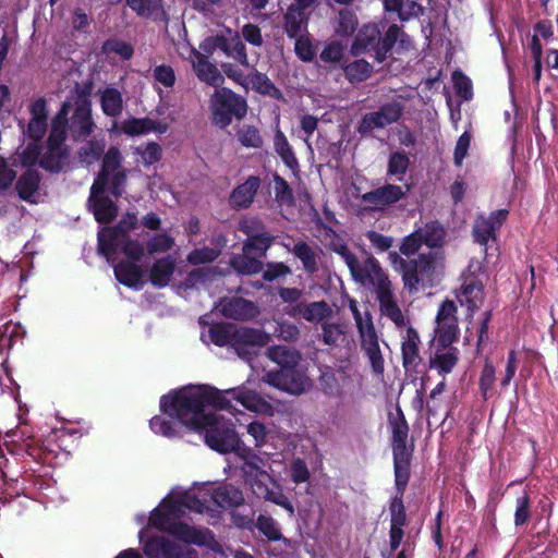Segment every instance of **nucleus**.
I'll list each match as a JSON object with an SVG mask.
<instances>
[{
  "label": "nucleus",
  "instance_id": "obj_1",
  "mask_svg": "<svg viewBox=\"0 0 558 558\" xmlns=\"http://www.w3.org/2000/svg\"><path fill=\"white\" fill-rule=\"evenodd\" d=\"M229 397L248 411L274 414L272 404L245 386L226 390L209 385L187 386L161 397L160 410L167 417L154 416L149 421L150 429L157 435L172 438L185 426L197 432L210 449L220 453L236 452L243 460L241 471L253 494L279 505V485L272 475L262 469L263 460L242 445L231 420L210 410L231 412L233 407Z\"/></svg>",
  "mask_w": 558,
  "mask_h": 558
},
{
  "label": "nucleus",
  "instance_id": "obj_2",
  "mask_svg": "<svg viewBox=\"0 0 558 558\" xmlns=\"http://www.w3.org/2000/svg\"><path fill=\"white\" fill-rule=\"evenodd\" d=\"M211 501L220 508H234L243 504L244 496L231 484H222L215 489L206 483H194L193 487L187 489L177 486L151 510L148 525L185 544L209 545L215 539L209 529L192 526L180 520L187 511L207 512Z\"/></svg>",
  "mask_w": 558,
  "mask_h": 558
},
{
  "label": "nucleus",
  "instance_id": "obj_3",
  "mask_svg": "<svg viewBox=\"0 0 558 558\" xmlns=\"http://www.w3.org/2000/svg\"><path fill=\"white\" fill-rule=\"evenodd\" d=\"M137 226L136 215L128 213L116 227L98 231V253L112 265L119 283L133 290H141L146 283V271L138 265L144 246L129 235Z\"/></svg>",
  "mask_w": 558,
  "mask_h": 558
},
{
  "label": "nucleus",
  "instance_id": "obj_4",
  "mask_svg": "<svg viewBox=\"0 0 558 558\" xmlns=\"http://www.w3.org/2000/svg\"><path fill=\"white\" fill-rule=\"evenodd\" d=\"M122 156L117 147H110L104 156L101 170L90 187L89 206L100 223L111 221L117 215L114 203L102 196L108 191L119 197L124 192L126 172L121 167Z\"/></svg>",
  "mask_w": 558,
  "mask_h": 558
},
{
  "label": "nucleus",
  "instance_id": "obj_5",
  "mask_svg": "<svg viewBox=\"0 0 558 558\" xmlns=\"http://www.w3.org/2000/svg\"><path fill=\"white\" fill-rule=\"evenodd\" d=\"M210 342L218 347L231 345L239 356L248 363H252L253 355H258V351L269 342V336L258 329L239 328L226 325H213L207 335H203Z\"/></svg>",
  "mask_w": 558,
  "mask_h": 558
},
{
  "label": "nucleus",
  "instance_id": "obj_6",
  "mask_svg": "<svg viewBox=\"0 0 558 558\" xmlns=\"http://www.w3.org/2000/svg\"><path fill=\"white\" fill-rule=\"evenodd\" d=\"M70 102L64 101L51 122V130L47 141L45 153L39 157L36 162L50 172H59L62 170L68 159V149L64 145L68 131V116Z\"/></svg>",
  "mask_w": 558,
  "mask_h": 558
},
{
  "label": "nucleus",
  "instance_id": "obj_7",
  "mask_svg": "<svg viewBox=\"0 0 558 558\" xmlns=\"http://www.w3.org/2000/svg\"><path fill=\"white\" fill-rule=\"evenodd\" d=\"M439 257V251H429L418 254L415 259L405 260L397 252H389V260L401 271L403 286L411 293L418 291L421 282L430 281Z\"/></svg>",
  "mask_w": 558,
  "mask_h": 558
},
{
  "label": "nucleus",
  "instance_id": "obj_8",
  "mask_svg": "<svg viewBox=\"0 0 558 558\" xmlns=\"http://www.w3.org/2000/svg\"><path fill=\"white\" fill-rule=\"evenodd\" d=\"M66 101L70 102L69 112L74 108L71 121L70 123L68 122V129H70L75 141L86 138L95 128L89 95L84 90L75 89Z\"/></svg>",
  "mask_w": 558,
  "mask_h": 558
},
{
  "label": "nucleus",
  "instance_id": "obj_9",
  "mask_svg": "<svg viewBox=\"0 0 558 558\" xmlns=\"http://www.w3.org/2000/svg\"><path fill=\"white\" fill-rule=\"evenodd\" d=\"M362 287L375 292L381 314L391 319L397 326L404 325L402 311L393 298L391 281L384 269L375 275L371 282H366Z\"/></svg>",
  "mask_w": 558,
  "mask_h": 558
},
{
  "label": "nucleus",
  "instance_id": "obj_10",
  "mask_svg": "<svg viewBox=\"0 0 558 558\" xmlns=\"http://www.w3.org/2000/svg\"><path fill=\"white\" fill-rule=\"evenodd\" d=\"M331 251L343 259L352 279L361 286L371 282V279L383 269L380 263L374 256H369L361 263L344 241L333 243Z\"/></svg>",
  "mask_w": 558,
  "mask_h": 558
},
{
  "label": "nucleus",
  "instance_id": "obj_11",
  "mask_svg": "<svg viewBox=\"0 0 558 558\" xmlns=\"http://www.w3.org/2000/svg\"><path fill=\"white\" fill-rule=\"evenodd\" d=\"M271 244V239L256 238L246 240L243 252L231 258V266L240 274L252 275L262 270L260 258Z\"/></svg>",
  "mask_w": 558,
  "mask_h": 558
},
{
  "label": "nucleus",
  "instance_id": "obj_12",
  "mask_svg": "<svg viewBox=\"0 0 558 558\" xmlns=\"http://www.w3.org/2000/svg\"><path fill=\"white\" fill-rule=\"evenodd\" d=\"M140 543L147 558H185L189 550L162 535H148L147 527L138 533Z\"/></svg>",
  "mask_w": 558,
  "mask_h": 558
},
{
  "label": "nucleus",
  "instance_id": "obj_13",
  "mask_svg": "<svg viewBox=\"0 0 558 558\" xmlns=\"http://www.w3.org/2000/svg\"><path fill=\"white\" fill-rule=\"evenodd\" d=\"M404 106L397 100L383 104L378 110L368 112L363 116L362 121L357 128L360 134H367L374 129H384L397 121L402 117Z\"/></svg>",
  "mask_w": 558,
  "mask_h": 558
},
{
  "label": "nucleus",
  "instance_id": "obj_14",
  "mask_svg": "<svg viewBox=\"0 0 558 558\" xmlns=\"http://www.w3.org/2000/svg\"><path fill=\"white\" fill-rule=\"evenodd\" d=\"M398 41L403 48L409 44L410 38L402 32L399 25L391 24L388 26L384 36H381V34L378 36V44H376V48L374 50L375 60L378 63L385 62Z\"/></svg>",
  "mask_w": 558,
  "mask_h": 558
},
{
  "label": "nucleus",
  "instance_id": "obj_15",
  "mask_svg": "<svg viewBox=\"0 0 558 558\" xmlns=\"http://www.w3.org/2000/svg\"><path fill=\"white\" fill-rule=\"evenodd\" d=\"M47 130V120L31 119L26 134L32 140L22 153V161L24 165H34L39 157L40 140Z\"/></svg>",
  "mask_w": 558,
  "mask_h": 558
},
{
  "label": "nucleus",
  "instance_id": "obj_16",
  "mask_svg": "<svg viewBox=\"0 0 558 558\" xmlns=\"http://www.w3.org/2000/svg\"><path fill=\"white\" fill-rule=\"evenodd\" d=\"M407 196V191L396 184L386 183L383 186L374 189L363 194L362 199L369 204L390 206Z\"/></svg>",
  "mask_w": 558,
  "mask_h": 558
},
{
  "label": "nucleus",
  "instance_id": "obj_17",
  "mask_svg": "<svg viewBox=\"0 0 558 558\" xmlns=\"http://www.w3.org/2000/svg\"><path fill=\"white\" fill-rule=\"evenodd\" d=\"M221 314L236 320L252 319L258 314L257 306L242 298H231L221 303Z\"/></svg>",
  "mask_w": 558,
  "mask_h": 558
},
{
  "label": "nucleus",
  "instance_id": "obj_18",
  "mask_svg": "<svg viewBox=\"0 0 558 558\" xmlns=\"http://www.w3.org/2000/svg\"><path fill=\"white\" fill-rule=\"evenodd\" d=\"M379 35L380 31L376 24L363 25L351 44V54L357 57L366 52H374Z\"/></svg>",
  "mask_w": 558,
  "mask_h": 558
},
{
  "label": "nucleus",
  "instance_id": "obj_19",
  "mask_svg": "<svg viewBox=\"0 0 558 558\" xmlns=\"http://www.w3.org/2000/svg\"><path fill=\"white\" fill-rule=\"evenodd\" d=\"M260 185V179L251 175L247 180L238 185L230 194L229 203L234 209L247 208L254 201L255 194Z\"/></svg>",
  "mask_w": 558,
  "mask_h": 558
},
{
  "label": "nucleus",
  "instance_id": "obj_20",
  "mask_svg": "<svg viewBox=\"0 0 558 558\" xmlns=\"http://www.w3.org/2000/svg\"><path fill=\"white\" fill-rule=\"evenodd\" d=\"M192 64L197 77L202 82L216 88L223 83L225 78L218 68L209 62L208 58L201 52L193 51Z\"/></svg>",
  "mask_w": 558,
  "mask_h": 558
},
{
  "label": "nucleus",
  "instance_id": "obj_21",
  "mask_svg": "<svg viewBox=\"0 0 558 558\" xmlns=\"http://www.w3.org/2000/svg\"><path fill=\"white\" fill-rule=\"evenodd\" d=\"M420 335L413 327L407 329V337L401 344L402 365L407 372L417 367L420 357Z\"/></svg>",
  "mask_w": 558,
  "mask_h": 558
},
{
  "label": "nucleus",
  "instance_id": "obj_22",
  "mask_svg": "<svg viewBox=\"0 0 558 558\" xmlns=\"http://www.w3.org/2000/svg\"><path fill=\"white\" fill-rule=\"evenodd\" d=\"M211 104L231 113H235V117L239 119L246 114L245 100L228 88L216 89Z\"/></svg>",
  "mask_w": 558,
  "mask_h": 558
},
{
  "label": "nucleus",
  "instance_id": "obj_23",
  "mask_svg": "<svg viewBox=\"0 0 558 558\" xmlns=\"http://www.w3.org/2000/svg\"><path fill=\"white\" fill-rule=\"evenodd\" d=\"M39 173L35 170H26L16 181L15 190L19 197L25 202L36 204L39 201Z\"/></svg>",
  "mask_w": 558,
  "mask_h": 558
},
{
  "label": "nucleus",
  "instance_id": "obj_24",
  "mask_svg": "<svg viewBox=\"0 0 558 558\" xmlns=\"http://www.w3.org/2000/svg\"><path fill=\"white\" fill-rule=\"evenodd\" d=\"M385 12L393 13L401 22L417 17L423 12L418 0H381Z\"/></svg>",
  "mask_w": 558,
  "mask_h": 558
},
{
  "label": "nucleus",
  "instance_id": "obj_25",
  "mask_svg": "<svg viewBox=\"0 0 558 558\" xmlns=\"http://www.w3.org/2000/svg\"><path fill=\"white\" fill-rule=\"evenodd\" d=\"M217 47L222 50L228 57L234 59L240 64L248 66L247 54L245 45L238 34H230L229 37H217Z\"/></svg>",
  "mask_w": 558,
  "mask_h": 558
},
{
  "label": "nucleus",
  "instance_id": "obj_26",
  "mask_svg": "<svg viewBox=\"0 0 558 558\" xmlns=\"http://www.w3.org/2000/svg\"><path fill=\"white\" fill-rule=\"evenodd\" d=\"M459 361V350L456 347L447 348L446 351L439 349L429 357L428 367L436 369L440 376L451 373Z\"/></svg>",
  "mask_w": 558,
  "mask_h": 558
},
{
  "label": "nucleus",
  "instance_id": "obj_27",
  "mask_svg": "<svg viewBox=\"0 0 558 558\" xmlns=\"http://www.w3.org/2000/svg\"><path fill=\"white\" fill-rule=\"evenodd\" d=\"M308 12H301L291 7L284 14V32L290 38L308 33Z\"/></svg>",
  "mask_w": 558,
  "mask_h": 558
},
{
  "label": "nucleus",
  "instance_id": "obj_28",
  "mask_svg": "<svg viewBox=\"0 0 558 558\" xmlns=\"http://www.w3.org/2000/svg\"><path fill=\"white\" fill-rule=\"evenodd\" d=\"M311 387L312 381L303 371L294 369L283 373V389L281 388V392L300 396Z\"/></svg>",
  "mask_w": 558,
  "mask_h": 558
},
{
  "label": "nucleus",
  "instance_id": "obj_29",
  "mask_svg": "<svg viewBox=\"0 0 558 558\" xmlns=\"http://www.w3.org/2000/svg\"><path fill=\"white\" fill-rule=\"evenodd\" d=\"M421 231L424 244L430 251L439 250L442 247L446 238L444 226L438 220L427 221L423 227L417 228Z\"/></svg>",
  "mask_w": 558,
  "mask_h": 558
},
{
  "label": "nucleus",
  "instance_id": "obj_30",
  "mask_svg": "<svg viewBox=\"0 0 558 558\" xmlns=\"http://www.w3.org/2000/svg\"><path fill=\"white\" fill-rule=\"evenodd\" d=\"M125 3L140 17L158 20L165 15L162 0H125Z\"/></svg>",
  "mask_w": 558,
  "mask_h": 558
},
{
  "label": "nucleus",
  "instance_id": "obj_31",
  "mask_svg": "<svg viewBox=\"0 0 558 558\" xmlns=\"http://www.w3.org/2000/svg\"><path fill=\"white\" fill-rule=\"evenodd\" d=\"M99 95L101 110L106 116L117 118L122 113L123 98L117 88L107 87L100 90Z\"/></svg>",
  "mask_w": 558,
  "mask_h": 558
},
{
  "label": "nucleus",
  "instance_id": "obj_32",
  "mask_svg": "<svg viewBox=\"0 0 558 558\" xmlns=\"http://www.w3.org/2000/svg\"><path fill=\"white\" fill-rule=\"evenodd\" d=\"M151 77L155 89L161 99L163 97V88L166 90L172 89L177 81L175 72L169 64H159L153 68Z\"/></svg>",
  "mask_w": 558,
  "mask_h": 558
},
{
  "label": "nucleus",
  "instance_id": "obj_33",
  "mask_svg": "<svg viewBox=\"0 0 558 558\" xmlns=\"http://www.w3.org/2000/svg\"><path fill=\"white\" fill-rule=\"evenodd\" d=\"M174 272V262L170 257H163L155 262L150 269V282L158 288L166 287Z\"/></svg>",
  "mask_w": 558,
  "mask_h": 558
},
{
  "label": "nucleus",
  "instance_id": "obj_34",
  "mask_svg": "<svg viewBox=\"0 0 558 558\" xmlns=\"http://www.w3.org/2000/svg\"><path fill=\"white\" fill-rule=\"evenodd\" d=\"M410 163L411 161L407 153L402 150L390 153L387 163V177L396 178L397 181H402Z\"/></svg>",
  "mask_w": 558,
  "mask_h": 558
},
{
  "label": "nucleus",
  "instance_id": "obj_35",
  "mask_svg": "<svg viewBox=\"0 0 558 558\" xmlns=\"http://www.w3.org/2000/svg\"><path fill=\"white\" fill-rule=\"evenodd\" d=\"M373 72V66L365 59H356L343 66L345 78L350 83H361L366 81Z\"/></svg>",
  "mask_w": 558,
  "mask_h": 558
},
{
  "label": "nucleus",
  "instance_id": "obj_36",
  "mask_svg": "<svg viewBox=\"0 0 558 558\" xmlns=\"http://www.w3.org/2000/svg\"><path fill=\"white\" fill-rule=\"evenodd\" d=\"M496 232L497 231L494 229V226L486 221V217L483 214H480L472 228L474 242L482 246H486L490 240H496Z\"/></svg>",
  "mask_w": 558,
  "mask_h": 558
},
{
  "label": "nucleus",
  "instance_id": "obj_37",
  "mask_svg": "<svg viewBox=\"0 0 558 558\" xmlns=\"http://www.w3.org/2000/svg\"><path fill=\"white\" fill-rule=\"evenodd\" d=\"M294 52L303 62H313L316 59L317 50L310 33L293 37Z\"/></svg>",
  "mask_w": 558,
  "mask_h": 558
},
{
  "label": "nucleus",
  "instance_id": "obj_38",
  "mask_svg": "<svg viewBox=\"0 0 558 558\" xmlns=\"http://www.w3.org/2000/svg\"><path fill=\"white\" fill-rule=\"evenodd\" d=\"M437 325L438 327L436 329V332L438 347L441 349L452 347V343L456 342L459 337L458 320L451 319L450 322H445Z\"/></svg>",
  "mask_w": 558,
  "mask_h": 558
},
{
  "label": "nucleus",
  "instance_id": "obj_39",
  "mask_svg": "<svg viewBox=\"0 0 558 558\" xmlns=\"http://www.w3.org/2000/svg\"><path fill=\"white\" fill-rule=\"evenodd\" d=\"M368 330L371 331L369 336L373 338V340L366 348V355L369 360L373 372L377 375H381L384 373V359L376 339L375 328L371 318L368 319Z\"/></svg>",
  "mask_w": 558,
  "mask_h": 558
},
{
  "label": "nucleus",
  "instance_id": "obj_40",
  "mask_svg": "<svg viewBox=\"0 0 558 558\" xmlns=\"http://www.w3.org/2000/svg\"><path fill=\"white\" fill-rule=\"evenodd\" d=\"M390 530L403 531L407 524V511L403 497L392 496L389 500Z\"/></svg>",
  "mask_w": 558,
  "mask_h": 558
},
{
  "label": "nucleus",
  "instance_id": "obj_41",
  "mask_svg": "<svg viewBox=\"0 0 558 558\" xmlns=\"http://www.w3.org/2000/svg\"><path fill=\"white\" fill-rule=\"evenodd\" d=\"M105 150V141L90 140L87 141L78 150V160L85 165L96 162Z\"/></svg>",
  "mask_w": 558,
  "mask_h": 558
},
{
  "label": "nucleus",
  "instance_id": "obj_42",
  "mask_svg": "<svg viewBox=\"0 0 558 558\" xmlns=\"http://www.w3.org/2000/svg\"><path fill=\"white\" fill-rule=\"evenodd\" d=\"M549 505L547 502H543L539 507L532 512V535L541 537L546 535L549 531V517L550 511L548 510Z\"/></svg>",
  "mask_w": 558,
  "mask_h": 558
},
{
  "label": "nucleus",
  "instance_id": "obj_43",
  "mask_svg": "<svg viewBox=\"0 0 558 558\" xmlns=\"http://www.w3.org/2000/svg\"><path fill=\"white\" fill-rule=\"evenodd\" d=\"M454 94L462 101H469L473 97V85L471 78L461 70H456L451 75Z\"/></svg>",
  "mask_w": 558,
  "mask_h": 558
},
{
  "label": "nucleus",
  "instance_id": "obj_44",
  "mask_svg": "<svg viewBox=\"0 0 558 558\" xmlns=\"http://www.w3.org/2000/svg\"><path fill=\"white\" fill-rule=\"evenodd\" d=\"M303 318L310 323L322 322L331 315V308L326 301L304 303Z\"/></svg>",
  "mask_w": 558,
  "mask_h": 558
},
{
  "label": "nucleus",
  "instance_id": "obj_45",
  "mask_svg": "<svg viewBox=\"0 0 558 558\" xmlns=\"http://www.w3.org/2000/svg\"><path fill=\"white\" fill-rule=\"evenodd\" d=\"M532 520L531 498L524 493L515 499L513 523L517 529L525 526Z\"/></svg>",
  "mask_w": 558,
  "mask_h": 558
},
{
  "label": "nucleus",
  "instance_id": "obj_46",
  "mask_svg": "<svg viewBox=\"0 0 558 558\" xmlns=\"http://www.w3.org/2000/svg\"><path fill=\"white\" fill-rule=\"evenodd\" d=\"M155 124V121L148 118H132L122 122L121 131L131 136L142 135L154 131Z\"/></svg>",
  "mask_w": 558,
  "mask_h": 558
},
{
  "label": "nucleus",
  "instance_id": "obj_47",
  "mask_svg": "<svg viewBox=\"0 0 558 558\" xmlns=\"http://www.w3.org/2000/svg\"><path fill=\"white\" fill-rule=\"evenodd\" d=\"M293 254L302 262L306 271L314 272L317 270L316 255L306 242H296L293 246Z\"/></svg>",
  "mask_w": 558,
  "mask_h": 558
},
{
  "label": "nucleus",
  "instance_id": "obj_48",
  "mask_svg": "<svg viewBox=\"0 0 558 558\" xmlns=\"http://www.w3.org/2000/svg\"><path fill=\"white\" fill-rule=\"evenodd\" d=\"M102 51L107 54L113 53L123 60H130L134 54V48L130 43L110 38L102 44Z\"/></svg>",
  "mask_w": 558,
  "mask_h": 558
},
{
  "label": "nucleus",
  "instance_id": "obj_49",
  "mask_svg": "<svg viewBox=\"0 0 558 558\" xmlns=\"http://www.w3.org/2000/svg\"><path fill=\"white\" fill-rule=\"evenodd\" d=\"M281 162L284 163L292 172L295 179H300V165L293 151L292 146L289 144L286 135L281 132Z\"/></svg>",
  "mask_w": 558,
  "mask_h": 558
},
{
  "label": "nucleus",
  "instance_id": "obj_50",
  "mask_svg": "<svg viewBox=\"0 0 558 558\" xmlns=\"http://www.w3.org/2000/svg\"><path fill=\"white\" fill-rule=\"evenodd\" d=\"M495 380L496 368L493 362L486 357L478 379V387L484 399H487L488 392L493 389Z\"/></svg>",
  "mask_w": 558,
  "mask_h": 558
},
{
  "label": "nucleus",
  "instance_id": "obj_51",
  "mask_svg": "<svg viewBox=\"0 0 558 558\" xmlns=\"http://www.w3.org/2000/svg\"><path fill=\"white\" fill-rule=\"evenodd\" d=\"M357 28V19L350 11H341L338 15L336 33L341 37H350Z\"/></svg>",
  "mask_w": 558,
  "mask_h": 558
},
{
  "label": "nucleus",
  "instance_id": "obj_52",
  "mask_svg": "<svg viewBox=\"0 0 558 558\" xmlns=\"http://www.w3.org/2000/svg\"><path fill=\"white\" fill-rule=\"evenodd\" d=\"M302 360L300 351L290 349L281 344V384L283 385V373L300 369L299 365Z\"/></svg>",
  "mask_w": 558,
  "mask_h": 558
},
{
  "label": "nucleus",
  "instance_id": "obj_53",
  "mask_svg": "<svg viewBox=\"0 0 558 558\" xmlns=\"http://www.w3.org/2000/svg\"><path fill=\"white\" fill-rule=\"evenodd\" d=\"M134 153L140 157V161L145 166L149 167L155 162L159 161L161 157V148L157 143H148L145 146H137Z\"/></svg>",
  "mask_w": 558,
  "mask_h": 558
},
{
  "label": "nucleus",
  "instance_id": "obj_54",
  "mask_svg": "<svg viewBox=\"0 0 558 558\" xmlns=\"http://www.w3.org/2000/svg\"><path fill=\"white\" fill-rule=\"evenodd\" d=\"M318 383L322 391L328 397L338 396L340 392V385L331 368L327 367L320 372Z\"/></svg>",
  "mask_w": 558,
  "mask_h": 558
},
{
  "label": "nucleus",
  "instance_id": "obj_55",
  "mask_svg": "<svg viewBox=\"0 0 558 558\" xmlns=\"http://www.w3.org/2000/svg\"><path fill=\"white\" fill-rule=\"evenodd\" d=\"M220 254V251L207 246L194 248L186 257L191 265H202L214 262Z\"/></svg>",
  "mask_w": 558,
  "mask_h": 558
},
{
  "label": "nucleus",
  "instance_id": "obj_56",
  "mask_svg": "<svg viewBox=\"0 0 558 558\" xmlns=\"http://www.w3.org/2000/svg\"><path fill=\"white\" fill-rule=\"evenodd\" d=\"M262 222L255 217H245L239 222V230L247 235L246 240L256 238L270 239L266 233L262 232Z\"/></svg>",
  "mask_w": 558,
  "mask_h": 558
},
{
  "label": "nucleus",
  "instance_id": "obj_57",
  "mask_svg": "<svg viewBox=\"0 0 558 558\" xmlns=\"http://www.w3.org/2000/svg\"><path fill=\"white\" fill-rule=\"evenodd\" d=\"M265 355L277 364L275 369L267 372L263 376V381L274 388H279V345H274L265 350Z\"/></svg>",
  "mask_w": 558,
  "mask_h": 558
},
{
  "label": "nucleus",
  "instance_id": "obj_58",
  "mask_svg": "<svg viewBox=\"0 0 558 558\" xmlns=\"http://www.w3.org/2000/svg\"><path fill=\"white\" fill-rule=\"evenodd\" d=\"M423 244L424 242L422 240L421 231L415 229L413 232L403 238L399 250L401 254L411 256L417 253Z\"/></svg>",
  "mask_w": 558,
  "mask_h": 558
},
{
  "label": "nucleus",
  "instance_id": "obj_59",
  "mask_svg": "<svg viewBox=\"0 0 558 558\" xmlns=\"http://www.w3.org/2000/svg\"><path fill=\"white\" fill-rule=\"evenodd\" d=\"M344 49L340 41H329L322 50L319 58L325 63H338L343 58Z\"/></svg>",
  "mask_w": 558,
  "mask_h": 558
},
{
  "label": "nucleus",
  "instance_id": "obj_60",
  "mask_svg": "<svg viewBox=\"0 0 558 558\" xmlns=\"http://www.w3.org/2000/svg\"><path fill=\"white\" fill-rule=\"evenodd\" d=\"M322 340L327 345H337L340 338L344 335L343 327L337 323L325 322L322 324Z\"/></svg>",
  "mask_w": 558,
  "mask_h": 558
},
{
  "label": "nucleus",
  "instance_id": "obj_61",
  "mask_svg": "<svg viewBox=\"0 0 558 558\" xmlns=\"http://www.w3.org/2000/svg\"><path fill=\"white\" fill-rule=\"evenodd\" d=\"M238 140L245 147L257 148L262 145L258 130L251 125H244L238 131Z\"/></svg>",
  "mask_w": 558,
  "mask_h": 558
},
{
  "label": "nucleus",
  "instance_id": "obj_62",
  "mask_svg": "<svg viewBox=\"0 0 558 558\" xmlns=\"http://www.w3.org/2000/svg\"><path fill=\"white\" fill-rule=\"evenodd\" d=\"M411 465H393L396 495L403 497L410 480Z\"/></svg>",
  "mask_w": 558,
  "mask_h": 558
},
{
  "label": "nucleus",
  "instance_id": "obj_63",
  "mask_svg": "<svg viewBox=\"0 0 558 558\" xmlns=\"http://www.w3.org/2000/svg\"><path fill=\"white\" fill-rule=\"evenodd\" d=\"M256 527L268 539H271V541L279 539V530H278L276 522L272 518L267 517L265 514H260L257 518Z\"/></svg>",
  "mask_w": 558,
  "mask_h": 558
},
{
  "label": "nucleus",
  "instance_id": "obj_64",
  "mask_svg": "<svg viewBox=\"0 0 558 558\" xmlns=\"http://www.w3.org/2000/svg\"><path fill=\"white\" fill-rule=\"evenodd\" d=\"M173 239L167 233L155 234L147 243L149 253H161L169 251L173 245Z\"/></svg>",
  "mask_w": 558,
  "mask_h": 558
}]
</instances>
